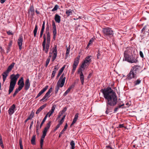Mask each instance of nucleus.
Listing matches in <instances>:
<instances>
[{"instance_id": "1", "label": "nucleus", "mask_w": 149, "mask_h": 149, "mask_svg": "<svg viewBox=\"0 0 149 149\" xmlns=\"http://www.w3.org/2000/svg\"><path fill=\"white\" fill-rule=\"evenodd\" d=\"M101 92L103 95L106 103L105 113L107 114L112 111L113 107L118 103V97L116 93L110 87L102 89Z\"/></svg>"}, {"instance_id": "2", "label": "nucleus", "mask_w": 149, "mask_h": 149, "mask_svg": "<svg viewBox=\"0 0 149 149\" xmlns=\"http://www.w3.org/2000/svg\"><path fill=\"white\" fill-rule=\"evenodd\" d=\"M132 48H128L125 51L124 53V58L123 61L132 63H136L138 62V60L133 56L132 53Z\"/></svg>"}, {"instance_id": "3", "label": "nucleus", "mask_w": 149, "mask_h": 149, "mask_svg": "<svg viewBox=\"0 0 149 149\" xmlns=\"http://www.w3.org/2000/svg\"><path fill=\"white\" fill-rule=\"evenodd\" d=\"M140 67L138 65H135L132 67L129 73L127 76V79L130 80L132 79H136L137 74L139 73Z\"/></svg>"}, {"instance_id": "4", "label": "nucleus", "mask_w": 149, "mask_h": 149, "mask_svg": "<svg viewBox=\"0 0 149 149\" xmlns=\"http://www.w3.org/2000/svg\"><path fill=\"white\" fill-rule=\"evenodd\" d=\"M20 75L17 74L16 75L13 74L10 77V79L9 88L8 91V94H10L13 91L16 84L17 80L19 77Z\"/></svg>"}, {"instance_id": "5", "label": "nucleus", "mask_w": 149, "mask_h": 149, "mask_svg": "<svg viewBox=\"0 0 149 149\" xmlns=\"http://www.w3.org/2000/svg\"><path fill=\"white\" fill-rule=\"evenodd\" d=\"M65 77L64 76V74L63 73L61 76L59 80L58 81L57 84L55 88V93L56 94L59 89L60 86L62 87L63 86L65 79Z\"/></svg>"}, {"instance_id": "6", "label": "nucleus", "mask_w": 149, "mask_h": 149, "mask_svg": "<svg viewBox=\"0 0 149 149\" xmlns=\"http://www.w3.org/2000/svg\"><path fill=\"white\" fill-rule=\"evenodd\" d=\"M102 31L104 36L108 39L113 36L114 33L112 29L109 27H107L103 29Z\"/></svg>"}, {"instance_id": "7", "label": "nucleus", "mask_w": 149, "mask_h": 149, "mask_svg": "<svg viewBox=\"0 0 149 149\" xmlns=\"http://www.w3.org/2000/svg\"><path fill=\"white\" fill-rule=\"evenodd\" d=\"M92 56H86L83 61L81 65V68H87L90 63L92 61Z\"/></svg>"}, {"instance_id": "8", "label": "nucleus", "mask_w": 149, "mask_h": 149, "mask_svg": "<svg viewBox=\"0 0 149 149\" xmlns=\"http://www.w3.org/2000/svg\"><path fill=\"white\" fill-rule=\"evenodd\" d=\"M92 56H86L83 61L81 65V68H87L90 63L92 61Z\"/></svg>"}, {"instance_id": "9", "label": "nucleus", "mask_w": 149, "mask_h": 149, "mask_svg": "<svg viewBox=\"0 0 149 149\" xmlns=\"http://www.w3.org/2000/svg\"><path fill=\"white\" fill-rule=\"evenodd\" d=\"M92 56H86L83 61L81 65V68H87L90 63L92 61Z\"/></svg>"}, {"instance_id": "10", "label": "nucleus", "mask_w": 149, "mask_h": 149, "mask_svg": "<svg viewBox=\"0 0 149 149\" xmlns=\"http://www.w3.org/2000/svg\"><path fill=\"white\" fill-rule=\"evenodd\" d=\"M47 35L46 40H47L45 45V50H44V52L46 54L48 53L50 47V35L49 32H48L46 33Z\"/></svg>"}, {"instance_id": "11", "label": "nucleus", "mask_w": 149, "mask_h": 149, "mask_svg": "<svg viewBox=\"0 0 149 149\" xmlns=\"http://www.w3.org/2000/svg\"><path fill=\"white\" fill-rule=\"evenodd\" d=\"M80 58V56L79 55L77 57L74 59L73 64L72 65V71L73 73L74 72L77 67L79 63Z\"/></svg>"}, {"instance_id": "12", "label": "nucleus", "mask_w": 149, "mask_h": 149, "mask_svg": "<svg viewBox=\"0 0 149 149\" xmlns=\"http://www.w3.org/2000/svg\"><path fill=\"white\" fill-rule=\"evenodd\" d=\"M85 68H81V65L78 69L77 71L78 74H80V78L82 85L84 84V76L83 73L82 72V69H83L84 70Z\"/></svg>"}, {"instance_id": "13", "label": "nucleus", "mask_w": 149, "mask_h": 149, "mask_svg": "<svg viewBox=\"0 0 149 149\" xmlns=\"http://www.w3.org/2000/svg\"><path fill=\"white\" fill-rule=\"evenodd\" d=\"M144 35H146L147 36L149 35V26L148 25L145 26L141 30V36H143Z\"/></svg>"}, {"instance_id": "14", "label": "nucleus", "mask_w": 149, "mask_h": 149, "mask_svg": "<svg viewBox=\"0 0 149 149\" xmlns=\"http://www.w3.org/2000/svg\"><path fill=\"white\" fill-rule=\"evenodd\" d=\"M53 50L52 52H49V54L51 55L52 53H53V55L52 58V61H54L56 59L57 56V45H54V47L53 48Z\"/></svg>"}, {"instance_id": "15", "label": "nucleus", "mask_w": 149, "mask_h": 149, "mask_svg": "<svg viewBox=\"0 0 149 149\" xmlns=\"http://www.w3.org/2000/svg\"><path fill=\"white\" fill-rule=\"evenodd\" d=\"M18 85L19 86L18 88L21 90L24 87V79L23 77H21L19 80L17 82Z\"/></svg>"}, {"instance_id": "16", "label": "nucleus", "mask_w": 149, "mask_h": 149, "mask_svg": "<svg viewBox=\"0 0 149 149\" xmlns=\"http://www.w3.org/2000/svg\"><path fill=\"white\" fill-rule=\"evenodd\" d=\"M23 41V36L22 35L19 36V37L17 40V44L19 47V49L20 50L22 49V42Z\"/></svg>"}, {"instance_id": "17", "label": "nucleus", "mask_w": 149, "mask_h": 149, "mask_svg": "<svg viewBox=\"0 0 149 149\" xmlns=\"http://www.w3.org/2000/svg\"><path fill=\"white\" fill-rule=\"evenodd\" d=\"M52 26H53V39L54 40L55 39L56 34V25L54 22V21H52Z\"/></svg>"}, {"instance_id": "18", "label": "nucleus", "mask_w": 149, "mask_h": 149, "mask_svg": "<svg viewBox=\"0 0 149 149\" xmlns=\"http://www.w3.org/2000/svg\"><path fill=\"white\" fill-rule=\"evenodd\" d=\"M15 105L14 104H13L10 107L8 111V113L10 116L13 114L15 112Z\"/></svg>"}, {"instance_id": "19", "label": "nucleus", "mask_w": 149, "mask_h": 149, "mask_svg": "<svg viewBox=\"0 0 149 149\" xmlns=\"http://www.w3.org/2000/svg\"><path fill=\"white\" fill-rule=\"evenodd\" d=\"M24 89L26 91L28 90L30 86V83L29 78H27L25 80V83L24 85Z\"/></svg>"}, {"instance_id": "20", "label": "nucleus", "mask_w": 149, "mask_h": 149, "mask_svg": "<svg viewBox=\"0 0 149 149\" xmlns=\"http://www.w3.org/2000/svg\"><path fill=\"white\" fill-rule=\"evenodd\" d=\"M48 86H46L45 87L41 90L38 94L36 98H37L40 97L42 93H43L48 88Z\"/></svg>"}, {"instance_id": "21", "label": "nucleus", "mask_w": 149, "mask_h": 149, "mask_svg": "<svg viewBox=\"0 0 149 149\" xmlns=\"http://www.w3.org/2000/svg\"><path fill=\"white\" fill-rule=\"evenodd\" d=\"M29 13H31V15L33 16L34 15V9L33 5L31 4L29 9V10L28 11Z\"/></svg>"}, {"instance_id": "22", "label": "nucleus", "mask_w": 149, "mask_h": 149, "mask_svg": "<svg viewBox=\"0 0 149 149\" xmlns=\"http://www.w3.org/2000/svg\"><path fill=\"white\" fill-rule=\"evenodd\" d=\"M43 41L42 43V47L43 51L44 52V50H45V45L46 43V37L45 35L44 34L43 36Z\"/></svg>"}, {"instance_id": "23", "label": "nucleus", "mask_w": 149, "mask_h": 149, "mask_svg": "<svg viewBox=\"0 0 149 149\" xmlns=\"http://www.w3.org/2000/svg\"><path fill=\"white\" fill-rule=\"evenodd\" d=\"M47 104H45L43 105L40 106L37 110L36 112V114H38L40 113V112L43 109H44L47 106Z\"/></svg>"}, {"instance_id": "24", "label": "nucleus", "mask_w": 149, "mask_h": 149, "mask_svg": "<svg viewBox=\"0 0 149 149\" xmlns=\"http://www.w3.org/2000/svg\"><path fill=\"white\" fill-rule=\"evenodd\" d=\"M9 73V72H8L7 70H6L5 72H4L2 74V75L3 77V82H4L6 80V78L7 76H8V74Z\"/></svg>"}, {"instance_id": "25", "label": "nucleus", "mask_w": 149, "mask_h": 149, "mask_svg": "<svg viewBox=\"0 0 149 149\" xmlns=\"http://www.w3.org/2000/svg\"><path fill=\"white\" fill-rule=\"evenodd\" d=\"M61 17L58 14H56L55 15L54 19L55 21L58 23H60L61 22Z\"/></svg>"}, {"instance_id": "26", "label": "nucleus", "mask_w": 149, "mask_h": 149, "mask_svg": "<svg viewBox=\"0 0 149 149\" xmlns=\"http://www.w3.org/2000/svg\"><path fill=\"white\" fill-rule=\"evenodd\" d=\"M15 64V63L14 62H13L8 67L7 70H7L8 72H10L12 70V69L14 67V65Z\"/></svg>"}, {"instance_id": "27", "label": "nucleus", "mask_w": 149, "mask_h": 149, "mask_svg": "<svg viewBox=\"0 0 149 149\" xmlns=\"http://www.w3.org/2000/svg\"><path fill=\"white\" fill-rule=\"evenodd\" d=\"M67 109V108L66 107H65L61 111L58 115V118H60V117L62 115L63 113L66 111Z\"/></svg>"}, {"instance_id": "28", "label": "nucleus", "mask_w": 149, "mask_h": 149, "mask_svg": "<svg viewBox=\"0 0 149 149\" xmlns=\"http://www.w3.org/2000/svg\"><path fill=\"white\" fill-rule=\"evenodd\" d=\"M141 80L140 79H138L134 81L133 82L134 86L139 85L141 82Z\"/></svg>"}, {"instance_id": "29", "label": "nucleus", "mask_w": 149, "mask_h": 149, "mask_svg": "<svg viewBox=\"0 0 149 149\" xmlns=\"http://www.w3.org/2000/svg\"><path fill=\"white\" fill-rule=\"evenodd\" d=\"M36 135H33L31 140V143L33 145L36 144Z\"/></svg>"}, {"instance_id": "30", "label": "nucleus", "mask_w": 149, "mask_h": 149, "mask_svg": "<svg viewBox=\"0 0 149 149\" xmlns=\"http://www.w3.org/2000/svg\"><path fill=\"white\" fill-rule=\"evenodd\" d=\"M124 104H123L122 105H120L119 104H118V105L115 108L114 110V112L115 113L116 112L118 109L121 107L122 106H124Z\"/></svg>"}, {"instance_id": "31", "label": "nucleus", "mask_w": 149, "mask_h": 149, "mask_svg": "<svg viewBox=\"0 0 149 149\" xmlns=\"http://www.w3.org/2000/svg\"><path fill=\"white\" fill-rule=\"evenodd\" d=\"M52 87H51L48 90V91L47 92V93L45 95L48 98L49 97H50V94L52 92Z\"/></svg>"}, {"instance_id": "32", "label": "nucleus", "mask_w": 149, "mask_h": 149, "mask_svg": "<svg viewBox=\"0 0 149 149\" xmlns=\"http://www.w3.org/2000/svg\"><path fill=\"white\" fill-rule=\"evenodd\" d=\"M72 10L70 9L67 10L66 11V14L68 16H69L70 15H72Z\"/></svg>"}, {"instance_id": "33", "label": "nucleus", "mask_w": 149, "mask_h": 149, "mask_svg": "<svg viewBox=\"0 0 149 149\" xmlns=\"http://www.w3.org/2000/svg\"><path fill=\"white\" fill-rule=\"evenodd\" d=\"M70 145L71 146V149H74L75 143L74 141L72 140L70 143Z\"/></svg>"}, {"instance_id": "34", "label": "nucleus", "mask_w": 149, "mask_h": 149, "mask_svg": "<svg viewBox=\"0 0 149 149\" xmlns=\"http://www.w3.org/2000/svg\"><path fill=\"white\" fill-rule=\"evenodd\" d=\"M38 29V26L36 24L35 28L33 31V35L34 37H36V33Z\"/></svg>"}, {"instance_id": "35", "label": "nucleus", "mask_w": 149, "mask_h": 149, "mask_svg": "<svg viewBox=\"0 0 149 149\" xmlns=\"http://www.w3.org/2000/svg\"><path fill=\"white\" fill-rule=\"evenodd\" d=\"M51 122L50 121H49L48 123H47L46 125V127H45V129H46L47 130H48L50 127L51 126Z\"/></svg>"}, {"instance_id": "36", "label": "nucleus", "mask_w": 149, "mask_h": 149, "mask_svg": "<svg viewBox=\"0 0 149 149\" xmlns=\"http://www.w3.org/2000/svg\"><path fill=\"white\" fill-rule=\"evenodd\" d=\"M0 145L1 146V147L2 148H4L3 144V141H2V138L1 134L0 133Z\"/></svg>"}, {"instance_id": "37", "label": "nucleus", "mask_w": 149, "mask_h": 149, "mask_svg": "<svg viewBox=\"0 0 149 149\" xmlns=\"http://www.w3.org/2000/svg\"><path fill=\"white\" fill-rule=\"evenodd\" d=\"M45 137L44 136V137L43 138V136H41V139H40V148H42V146L43 145V143L44 141V139Z\"/></svg>"}, {"instance_id": "38", "label": "nucleus", "mask_w": 149, "mask_h": 149, "mask_svg": "<svg viewBox=\"0 0 149 149\" xmlns=\"http://www.w3.org/2000/svg\"><path fill=\"white\" fill-rule=\"evenodd\" d=\"M79 113H78L76 114L72 121L76 123L78 117Z\"/></svg>"}, {"instance_id": "39", "label": "nucleus", "mask_w": 149, "mask_h": 149, "mask_svg": "<svg viewBox=\"0 0 149 149\" xmlns=\"http://www.w3.org/2000/svg\"><path fill=\"white\" fill-rule=\"evenodd\" d=\"M47 118V116H45L43 120H42V122L41 123L40 125V128H41L43 124L44 123V122L45 121Z\"/></svg>"}, {"instance_id": "40", "label": "nucleus", "mask_w": 149, "mask_h": 149, "mask_svg": "<svg viewBox=\"0 0 149 149\" xmlns=\"http://www.w3.org/2000/svg\"><path fill=\"white\" fill-rule=\"evenodd\" d=\"M48 130L45 128L44 129V130L42 131V136H43V138L44 136L45 137L46 136Z\"/></svg>"}, {"instance_id": "41", "label": "nucleus", "mask_w": 149, "mask_h": 149, "mask_svg": "<svg viewBox=\"0 0 149 149\" xmlns=\"http://www.w3.org/2000/svg\"><path fill=\"white\" fill-rule=\"evenodd\" d=\"M95 38H92L89 40L88 44L87 47H89L91 44L94 41Z\"/></svg>"}, {"instance_id": "42", "label": "nucleus", "mask_w": 149, "mask_h": 149, "mask_svg": "<svg viewBox=\"0 0 149 149\" xmlns=\"http://www.w3.org/2000/svg\"><path fill=\"white\" fill-rule=\"evenodd\" d=\"M21 90L20 89H19L18 88H16L15 91L13 94V97H15V96L18 93V92L20 91Z\"/></svg>"}, {"instance_id": "43", "label": "nucleus", "mask_w": 149, "mask_h": 149, "mask_svg": "<svg viewBox=\"0 0 149 149\" xmlns=\"http://www.w3.org/2000/svg\"><path fill=\"white\" fill-rule=\"evenodd\" d=\"M46 33H47L48 32H49V24H48V23L47 22L46 25Z\"/></svg>"}, {"instance_id": "44", "label": "nucleus", "mask_w": 149, "mask_h": 149, "mask_svg": "<svg viewBox=\"0 0 149 149\" xmlns=\"http://www.w3.org/2000/svg\"><path fill=\"white\" fill-rule=\"evenodd\" d=\"M70 46H69L67 48L66 52V56H68L70 52Z\"/></svg>"}, {"instance_id": "45", "label": "nucleus", "mask_w": 149, "mask_h": 149, "mask_svg": "<svg viewBox=\"0 0 149 149\" xmlns=\"http://www.w3.org/2000/svg\"><path fill=\"white\" fill-rule=\"evenodd\" d=\"M58 8L59 6L57 5H55L54 7L52 9V12L55 11L58 9Z\"/></svg>"}, {"instance_id": "46", "label": "nucleus", "mask_w": 149, "mask_h": 149, "mask_svg": "<svg viewBox=\"0 0 149 149\" xmlns=\"http://www.w3.org/2000/svg\"><path fill=\"white\" fill-rule=\"evenodd\" d=\"M19 144L20 148L21 149H23V147L22 145V141L21 139H20L19 140Z\"/></svg>"}, {"instance_id": "47", "label": "nucleus", "mask_w": 149, "mask_h": 149, "mask_svg": "<svg viewBox=\"0 0 149 149\" xmlns=\"http://www.w3.org/2000/svg\"><path fill=\"white\" fill-rule=\"evenodd\" d=\"M34 115V112L33 111H32L30 115L28 118H30V119H31L33 117Z\"/></svg>"}, {"instance_id": "48", "label": "nucleus", "mask_w": 149, "mask_h": 149, "mask_svg": "<svg viewBox=\"0 0 149 149\" xmlns=\"http://www.w3.org/2000/svg\"><path fill=\"white\" fill-rule=\"evenodd\" d=\"M70 88H68L64 93L63 95V96H66L70 91Z\"/></svg>"}, {"instance_id": "49", "label": "nucleus", "mask_w": 149, "mask_h": 149, "mask_svg": "<svg viewBox=\"0 0 149 149\" xmlns=\"http://www.w3.org/2000/svg\"><path fill=\"white\" fill-rule=\"evenodd\" d=\"M65 115L64 116H63V117L61 118V120L59 122V123L61 125L64 122V120L65 119Z\"/></svg>"}, {"instance_id": "50", "label": "nucleus", "mask_w": 149, "mask_h": 149, "mask_svg": "<svg viewBox=\"0 0 149 149\" xmlns=\"http://www.w3.org/2000/svg\"><path fill=\"white\" fill-rule=\"evenodd\" d=\"M65 65H64L63 67H62L59 70L58 72L61 74V73L64 70L65 68Z\"/></svg>"}, {"instance_id": "51", "label": "nucleus", "mask_w": 149, "mask_h": 149, "mask_svg": "<svg viewBox=\"0 0 149 149\" xmlns=\"http://www.w3.org/2000/svg\"><path fill=\"white\" fill-rule=\"evenodd\" d=\"M61 125L59 123H58L56 127H55L54 130V131L55 132L60 127Z\"/></svg>"}, {"instance_id": "52", "label": "nucleus", "mask_w": 149, "mask_h": 149, "mask_svg": "<svg viewBox=\"0 0 149 149\" xmlns=\"http://www.w3.org/2000/svg\"><path fill=\"white\" fill-rule=\"evenodd\" d=\"M50 60V58H47V60L46 62L45 67H46L48 65V64Z\"/></svg>"}, {"instance_id": "53", "label": "nucleus", "mask_w": 149, "mask_h": 149, "mask_svg": "<svg viewBox=\"0 0 149 149\" xmlns=\"http://www.w3.org/2000/svg\"><path fill=\"white\" fill-rule=\"evenodd\" d=\"M53 113V112H52L50 111H49L45 115V116H47V117L48 116L49 117H50Z\"/></svg>"}, {"instance_id": "54", "label": "nucleus", "mask_w": 149, "mask_h": 149, "mask_svg": "<svg viewBox=\"0 0 149 149\" xmlns=\"http://www.w3.org/2000/svg\"><path fill=\"white\" fill-rule=\"evenodd\" d=\"M7 33L9 35H12L14 34V33H13L10 30H9L6 31Z\"/></svg>"}, {"instance_id": "55", "label": "nucleus", "mask_w": 149, "mask_h": 149, "mask_svg": "<svg viewBox=\"0 0 149 149\" xmlns=\"http://www.w3.org/2000/svg\"><path fill=\"white\" fill-rule=\"evenodd\" d=\"M58 68L59 67L58 65H57L55 66L53 71L56 72V71L58 70Z\"/></svg>"}, {"instance_id": "56", "label": "nucleus", "mask_w": 149, "mask_h": 149, "mask_svg": "<svg viewBox=\"0 0 149 149\" xmlns=\"http://www.w3.org/2000/svg\"><path fill=\"white\" fill-rule=\"evenodd\" d=\"M47 97L45 95L40 100V101H44V100H47Z\"/></svg>"}, {"instance_id": "57", "label": "nucleus", "mask_w": 149, "mask_h": 149, "mask_svg": "<svg viewBox=\"0 0 149 149\" xmlns=\"http://www.w3.org/2000/svg\"><path fill=\"white\" fill-rule=\"evenodd\" d=\"M55 108H56L55 105L53 106L51 110L50 111L53 113V112H54V110L55 109Z\"/></svg>"}, {"instance_id": "58", "label": "nucleus", "mask_w": 149, "mask_h": 149, "mask_svg": "<svg viewBox=\"0 0 149 149\" xmlns=\"http://www.w3.org/2000/svg\"><path fill=\"white\" fill-rule=\"evenodd\" d=\"M56 72L54 71H53L52 72V75H51V78H54V76H55V74L56 73Z\"/></svg>"}, {"instance_id": "59", "label": "nucleus", "mask_w": 149, "mask_h": 149, "mask_svg": "<svg viewBox=\"0 0 149 149\" xmlns=\"http://www.w3.org/2000/svg\"><path fill=\"white\" fill-rule=\"evenodd\" d=\"M75 87V84H72L69 87V88H70V89L71 90L73 88Z\"/></svg>"}, {"instance_id": "60", "label": "nucleus", "mask_w": 149, "mask_h": 149, "mask_svg": "<svg viewBox=\"0 0 149 149\" xmlns=\"http://www.w3.org/2000/svg\"><path fill=\"white\" fill-rule=\"evenodd\" d=\"M13 41L12 40H10L9 43H8V46L9 48H10L11 47Z\"/></svg>"}, {"instance_id": "61", "label": "nucleus", "mask_w": 149, "mask_h": 149, "mask_svg": "<svg viewBox=\"0 0 149 149\" xmlns=\"http://www.w3.org/2000/svg\"><path fill=\"white\" fill-rule=\"evenodd\" d=\"M68 127V124L67 123H66L65 125L64 126V127L63 128V129L62 130L63 131H65L66 130L67 128Z\"/></svg>"}, {"instance_id": "62", "label": "nucleus", "mask_w": 149, "mask_h": 149, "mask_svg": "<svg viewBox=\"0 0 149 149\" xmlns=\"http://www.w3.org/2000/svg\"><path fill=\"white\" fill-rule=\"evenodd\" d=\"M100 55V50H99L97 52V59L99 58V57Z\"/></svg>"}, {"instance_id": "63", "label": "nucleus", "mask_w": 149, "mask_h": 149, "mask_svg": "<svg viewBox=\"0 0 149 149\" xmlns=\"http://www.w3.org/2000/svg\"><path fill=\"white\" fill-rule=\"evenodd\" d=\"M139 54H140V56L142 58H143L144 57L143 55V53L142 51H140Z\"/></svg>"}, {"instance_id": "64", "label": "nucleus", "mask_w": 149, "mask_h": 149, "mask_svg": "<svg viewBox=\"0 0 149 149\" xmlns=\"http://www.w3.org/2000/svg\"><path fill=\"white\" fill-rule=\"evenodd\" d=\"M36 132L37 134H39L38 125H37L36 126Z\"/></svg>"}]
</instances>
